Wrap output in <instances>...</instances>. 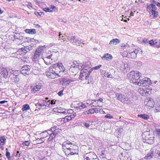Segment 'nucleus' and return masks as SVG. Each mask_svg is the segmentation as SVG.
I'll return each mask as SVG.
<instances>
[{"instance_id":"obj_61","label":"nucleus","mask_w":160,"mask_h":160,"mask_svg":"<svg viewBox=\"0 0 160 160\" xmlns=\"http://www.w3.org/2000/svg\"><path fill=\"white\" fill-rule=\"evenodd\" d=\"M101 66H102L101 65H98V66H96V67H95L93 68V69H96V70L98 69L100 67H101Z\"/></svg>"},{"instance_id":"obj_57","label":"nucleus","mask_w":160,"mask_h":160,"mask_svg":"<svg viewBox=\"0 0 160 160\" xmlns=\"http://www.w3.org/2000/svg\"><path fill=\"white\" fill-rule=\"evenodd\" d=\"M150 2L151 4H154L155 5H156L157 4V3H158V2L156 1H155L154 0H151Z\"/></svg>"},{"instance_id":"obj_24","label":"nucleus","mask_w":160,"mask_h":160,"mask_svg":"<svg viewBox=\"0 0 160 160\" xmlns=\"http://www.w3.org/2000/svg\"><path fill=\"white\" fill-rule=\"evenodd\" d=\"M153 157V154L152 153V152L150 151V152L148 153L145 157L144 158L146 159L150 160Z\"/></svg>"},{"instance_id":"obj_16","label":"nucleus","mask_w":160,"mask_h":160,"mask_svg":"<svg viewBox=\"0 0 160 160\" xmlns=\"http://www.w3.org/2000/svg\"><path fill=\"white\" fill-rule=\"evenodd\" d=\"M149 44L151 46H154L158 48H159L160 47V44L159 43L158 44V43L157 40H150L149 41Z\"/></svg>"},{"instance_id":"obj_30","label":"nucleus","mask_w":160,"mask_h":160,"mask_svg":"<svg viewBox=\"0 0 160 160\" xmlns=\"http://www.w3.org/2000/svg\"><path fill=\"white\" fill-rule=\"evenodd\" d=\"M70 120V118L68 116H67L65 118H63L61 120V122L62 123H65Z\"/></svg>"},{"instance_id":"obj_29","label":"nucleus","mask_w":160,"mask_h":160,"mask_svg":"<svg viewBox=\"0 0 160 160\" xmlns=\"http://www.w3.org/2000/svg\"><path fill=\"white\" fill-rule=\"evenodd\" d=\"M45 48V46H40L36 51L41 54V52L43 51L44 49Z\"/></svg>"},{"instance_id":"obj_37","label":"nucleus","mask_w":160,"mask_h":160,"mask_svg":"<svg viewBox=\"0 0 160 160\" xmlns=\"http://www.w3.org/2000/svg\"><path fill=\"white\" fill-rule=\"evenodd\" d=\"M152 15L154 17H157L158 16V12L155 11H151Z\"/></svg>"},{"instance_id":"obj_18","label":"nucleus","mask_w":160,"mask_h":160,"mask_svg":"<svg viewBox=\"0 0 160 160\" xmlns=\"http://www.w3.org/2000/svg\"><path fill=\"white\" fill-rule=\"evenodd\" d=\"M151 88L150 86V87H143V90L144 91V92L145 94V96L150 94L151 93Z\"/></svg>"},{"instance_id":"obj_42","label":"nucleus","mask_w":160,"mask_h":160,"mask_svg":"<svg viewBox=\"0 0 160 160\" xmlns=\"http://www.w3.org/2000/svg\"><path fill=\"white\" fill-rule=\"evenodd\" d=\"M52 56V54H51L47 57H44L42 58V59L44 61H49L50 60V59H51V57Z\"/></svg>"},{"instance_id":"obj_33","label":"nucleus","mask_w":160,"mask_h":160,"mask_svg":"<svg viewBox=\"0 0 160 160\" xmlns=\"http://www.w3.org/2000/svg\"><path fill=\"white\" fill-rule=\"evenodd\" d=\"M80 105V104L78 106L76 107L77 109L81 110L86 107V105L84 104L81 103V105Z\"/></svg>"},{"instance_id":"obj_60","label":"nucleus","mask_w":160,"mask_h":160,"mask_svg":"<svg viewBox=\"0 0 160 160\" xmlns=\"http://www.w3.org/2000/svg\"><path fill=\"white\" fill-rule=\"evenodd\" d=\"M44 62L46 64L48 65H50L52 62V61H51L50 60L44 61Z\"/></svg>"},{"instance_id":"obj_50","label":"nucleus","mask_w":160,"mask_h":160,"mask_svg":"<svg viewBox=\"0 0 160 160\" xmlns=\"http://www.w3.org/2000/svg\"><path fill=\"white\" fill-rule=\"evenodd\" d=\"M157 112H160V105L158 104L156 105L155 108Z\"/></svg>"},{"instance_id":"obj_10","label":"nucleus","mask_w":160,"mask_h":160,"mask_svg":"<svg viewBox=\"0 0 160 160\" xmlns=\"http://www.w3.org/2000/svg\"><path fill=\"white\" fill-rule=\"evenodd\" d=\"M41 102V103L38 102L35 104V106L37 108V110H39L40 109H45L48 108L46 106V105L42 101Z\"/></svg>"},{"instance_id":"obj_19","label":"nucleus","mask_w":160,"mask_h":160,"mask_svg":"<svg viewBox=\"0 0 160 160\" xmlns=\"http://www.w3.org/2000/svg\"><path fill=\"white\" fill-rule=\"evenodd\" d=\"M41 54L40 53L36 51L32 59L33 61L34 62L38 61Z\"/></svg>"},{"instance_id":"obj_47","label":"nucleus","mask_w":160,"mask_h":160,"mask_svg":"<svg viewBox=\"0 0 160 160\" xmlns=\"http://www.w3.org/2000/svg\"><path fill=\"white\" fill-rule=\"evenodd\" d=\"M30 144V142L28 141L24 142L22 144L23 146H28Z\"/></svg>"},{"instance_id":"obj_40","label":"nucleus","mask_w":160,"mask_h":160,"mask_svg":"<svg viewBox=\"0 0 160 160\" xmlns=\"http://www.w3.org/2000/svg\"><path fill=\"white\" fill-rule=\"evenodd\" d=\"M6 140L4 136L1 137L0 138V145H2V143H4Z\"/></svg>"},{"instance_id":"obj_48","label":"nucleus","mask_w":160,"mask_h":160,"mask_svg":"<svg viewBox=\"0 0 160 160\" xmlns=\"http://www.w3.org/2000/svg\"><path fill=\"white\" fill-rule=\"evenodd\" d=\"M67 81L66 85H68L71 83L72 82H73L74 81L72 80L71 79H69L68 78H67Z\"/></svg>"},{"instance_id":"obj_49","label":"nucleus","mask_w":160,"mask_h":160,"mask_svg":"<svg viewBox=\"0 0 160 160\" xmlns=\"http://www.w3.org/2000/svg\"><path fill=\"white\" fill-rule=\"evenodd\" d=\"M105 118H109L111 119L112 118H113V117L111 116L110 114H107L106 116L104 117Z\"/></svg>"},{"instance_id":"obj_7","label":"nucleus","mask_w":160,"mask_h":160,"mask_svg":"<svg viewBox=\"0 0 160 160\" xmlns=\"http://www.w3.org/2000/svg\"><path fill=\"white\" fill-rule=\"evenodd\" d=\"M31 67L28 65H24L21 68L20 70L21 73L23 75H28L30 72Z\"/></svg>"},{"instance_id":"obj_44","label":"nucleus","mask_w":160,"mask_h":160,"mask_svg":"<svg viewBox=\"0 0 160 160\" xmlns=\"http://www.w3.org/2000/svg\"><path fill=\"white\" fill-rule=\"evenodd\" d=\"M34 13L35 15H37V16H42V15H44V13L42 12H35Z\"/></svg>"},{"instance_id":"obj_55","label":"nucleus","mask_w":160,"mask_h":160,"mask_svg":"<svg viewBox=\"0 0 160 160\" xmlns=\"http://www.w3.org/2000/svg\"><path fill=\"white\" fill-rule=\"evenodd\" d=\"M27 7L30 9H32V5L30 2H28L27 5Z\"/></svg>"},{"instance_id":"obj_13","label":"nucleus","mask_w":160,"mask_h":160,"mask_svg":"<svg viewBox=\"0 0 160 160\" xmlns=\"http://www.w3.org/2000/svg\"><path fill=\"white\" fill-rule=\"evenodd\" d=\"M86 155H88L90 160H98L97 157L94 152H90L89 153H86Z\"/></svg>"},{"instance_id":"obj_15","label":"nucleus","mask_w":160,"mask_h":160,"mask_svg":"<svg viewBox=\"0 0 160 160\" xmlns=\"http://www.w3.org/2000/svg\"><path fill=\"white\" fill-rule=\"evenodd\" d=\"M28 52V50H26L25 48H24V47H23L22 48H19L16 52V53L17 54H19L22 55H23Z\"/></svg>"},{"instance_id":"obj_11","label":"nucleus","mask_w":160,"mask_h":160,"mask_svg":"<svg viewBox=\"0 0 160 160\" xmlns=\"http://www.w3.org/2000/svg\"><path fill=\"white\" fill-rule=\"evenodd\" d=\"M44 133H45L47 134H48L46 133V132H42V133L39 134L40 135L41 137H42V138H37L35 141L36 142V144H41L42 142H44V141L43 140V139L47 137V136H44L43 134Z\"/></svg>"},{"instance_id":"obj_17","label":"nucleus","mask_w":160,"mask_h":160,"mask_svg":"<svg viewBox=\"0 0 160 160\" xmlns=\"http://www.w3.org/2000/svg\"><path fill=\"white\" fill-rule=\"evenodd\" d=\"M68 37V39L72 43L73 45L76 44L75 40H76L77 38L75 36H73L71 35H69Z\"/></svg>"},{"instance_id":"obj_45","label":"nucleus","mask_w":160,"mask_h":160,"mask_svg":"<svg viewBox=\"0 0 160 160\" xmlns=\"http://www.w3.org/2000/svg\"><path fill=\"white\" fill-rule=\"evenodd\" d=\"M93 110H94V113H98L100 112L101 109L99 108H93Z\"/></svg>"},{"instance_id":"obj_2","label":"nucleus","mask_w":160,"mask_h":160,"mask_svg":"<svg viewBox=\"0 0 160 160\" xmlns=\"http://www.w3.org/2000/svg\"><path fill=\"white\" fill-rule=\"evenodd\" d=\"M154 136L152 131L144 132L142 134L143 142L150 144L153 143Z\"/></svg>"},{"instance_id":"obj_43","label":"nucleus","mask_w":160,"mask_h":160,"mask_svg":"<svg viewBox=\"0 0 160 160\" xmlns=\"http://www.w3.org/2000/svg\"><path fill=\"white\" fill-rule=\"evenodd\" d=\"M75 42L76 44H74V45H75L77 46H79L82 43L81 41L78 39L77 38L76 40H75Z\"/></svg>"},{"instance_id":"obj_25","label":"nucleus","mask_w":160,"mask_h":160,"mask_svg":"<svg viewBox=\"0 0 160 160\" xmlns=\"http://www.w3.org/2000/svg\"><path fill=\"white\" fill-rule=\"evenodd\" d=\"M67 78L64 77L61 79L60 82V84L62 86H65L66 85V82L67 80Z\"/></svg>"},{"instance_id":"obj_36","label":"nucleus","mask_w":160,"mask_h":160,"mask_svg":"<svg viewBox=\"0 0 160 160\" xmlns=\"http://www.w3.org/2000/svg\"><path fill=\"white\" fill-rule=\"evenodd\" d=\"M6 155L8 160H10V154L8 152V149L7 148H6Z\"/></svg>"},{"instance_id":"obj_6","label":"nucleus","mask_w":160,"mask_h":160,"mask_svg":"<svg viewBox=\"0 0 160 160\" xmlns=\"http://www.w3.org/2000/svg\"><path fill=\"white\" fill-rule=\"evenodd\" d=\"M146 107L148 108H152L154 107L155 104L153 99L151 98H147L144 102Z\"/></svg>"},{"instance_id":"obj_21","label":"nucleus","mask_w":160,"mask_h":160,"mask_svg":"<svg viewBox=\"0 0 160 160\" xmlns=\"http://www.w3.org/2000/svg\"><path fill=\"white\" fill-rule=\"evenodd\" d=\"M120 42L119 40L117 38L111 40L109 42L110 45H116Z\"/></svg>"},{"instance_id":"obj_56","label":"nucleus","mask_w":160,"mask_h":160,"mask_svg":"<svg viewBox=\"0 0 160 160\" xmlns=\"http://www.w3.org/2000/svg\"><path fill=\"white\" fill-rule=\"evenodd\" d=\"M84 160H90L89 157L88 156V155H86V153L84 155Z\"/></svg>"},{"instance_id":"obj_32","label":"nucleus","mask_w":160,"mask_h":160,"mask_svg":"<svg viewBox=\"0 0 160 160\" xmlns=\"http://www.w3.org/2000/svg\"><path fill=\"white\" fill-rule=\"evenodd\" d=\"M29 105L28 104H25L23 106L22 110L23 111H24L29 110Z\"/></svg>"},{"instance_id":"obj_1","label":"nucleus","mask_w":160,"mask_h":160,"mask_svg":"<svg viewBox=\"0 0 160 160\" xmlns=\"http://www.w3.org/2000/svg\"><path fill=\"white\" fill-rule=\"evenodd\" d=\"M141 75V73L137 71H132L128 74V76L130 79H132V82L135 85L141 87H150L149 85L151 84L150 79L147 78H144L142 80L140 79Z\"/></svg>"},{"instance_id":"obj_39","label":"nucleus","mask_w":160,"mask_h":160,"mask_svg":"<svg viewBox=\"0 0 160 160\" xmlns=\"http://www.w3.org/2000/svg\"><path fill=\"white\" fill-rule=\"evenodd\" d=\"M128 155L127 154L126 156H122V160H131L130 158L128 157Z\"/></svg>"},{"instance_id":"obj_8","label":"nucleus","mask_w":160,"mask_h":160,"mask_svg":"<svg viewBox=\"0 0 160 160\" xmlns=\"http://www.w3.org/2000/svg\"><path fill=\"white\" fill-rule=\"evenodd\" d=\"M59 65L58 67H56V68H53V70H54V71L55 72V73L57 75V77H58L59 76H60L58 74L59 73H60L61 72H62L64 71V68L62 64L60 63L59 64Z\"/></svg>"},{"instance_id":"obj_54","label":"nucleus","mask_w":160,"mask_h":160,"mask_svg":"<svg viewBox=\"0 0 160 160\" xmlns=\"http://www.w3.org/2000/svg\"><path fill=\"white\" fill-rule=\"evenodd\" d=\"M142 42L144 44H148L149 43L148 40V39H142Z\"/></svg>"},{"instance_id":"obj_23","label":"nucleus","mask_w":160,"mask_h":160,"mask_svg":"<svg viewBox=\"0 0 160 160\" xmlns=\"http://www.w3.org/2000/svg\"><path fill=\"white\" fill-rule=\"evenodd\" d=\"M25 32L27 33L34 34L36 33V30L35 29H27L25 30Z\"/></svg>"},{"instance_id":"obj_59","label":"nucleus","mask_w":160,"mask_h":160,"mask_svg":"<svg viewBox=\"0 0 160 160\" xmlns=\"http://www.w3.org/2000/svg\"><path fill=\"white\" fill-rule=\"evenodd\" d=\"M53 110H54V112H57L58 113L60 112H59V111L61 110V109H58V108H53Z\"/></svg>"},{"instance_id":"obj_27","label":"nucleus","mask_w":160,"mask_h":160,"mask_svg":"<svg viewBox=\"0 0 160 160\" xmlns=\"http://www.w3.org/2000/svg\"><path fill=\"white\" fill-rule=\"evenodd\" d=\"M69 150L70 151V153L68 154V155H74L75 154H77L78 153V152L77 153V152H75V150L73 149L72 147L71 148H70Z\"/></svg>"},{"instance_id":"obj_22","label":"nucleus","mask_w":160,"mask_h":160,"mask_svg":"<svg viewBox=\"0 0 160 160\" xmlns=\"http://www.w3.org/2000/svg\"><path fill=\"white\" fill-rule=\"evenodd\" d=\"M156 149L155 153L156 154L158 155V158L160 159V144H158L156 146Z\"/></svg>"},{"instance_id":"obj_28","label":"nucleus","mask_w":160,"mask_h":160,"mask_svg":"<svg viewBox=\"0 0 160 160\" xmlns=\"http://www.w3.org/2000/svg\"><path fill=\"white\" fill-rule=\"evenodd\" d=\"M42 101L46 105V106L48 108L52 107V105L50 104V100H48L47 101L42 100Z\"/></svg>"},{"instance_id":"obj_62","label":"nucleus","mask_w":160,"mask_h":160,"mask_svg":"<svg viewBox=\"0 0 160 160\" xmlns=\"http://www.w3.org/2000/svg\"><path fill=\"white\" fill-rule=\"evenodd\" d=\"M49 137H50V138L53 139L56 137V136H55L54 134H53V133L52 132V133L50 134Z\"/></svg>"},{"instance_id":"obj_51","label":"nucleus","mask_w":160,"mask_h":160,"mask_svg":"<svg viewBox=\"0 0 160 160\" xmlns=\"http://www.w3.org/2000/svg\"><path fill=\"white\" fill-rule=\"evenodd\" d=\"M52 9H52V10H51L50 9H49L48 8H44L43 9V10L46 12H52Z\"/></svg>"},{"instance_id":"obj_52","label":"nucleus","mask_w":160,"mask_h":160,"mask_svg":"<svg viewBox=\"0 0 160 160\" xmlns=\"http://www.w3.org/2000/svg\"><path fill=\"white\" fill-rule=\"evenodd\" d=\"M59 63H56L55 64H54L50 67L49 68H56V67H58L59 65Z\"/></svg>"},{"instance_id":"obj_12","label":"nucleus","mask_w":160,"mask_h":160,"mask_svg":"<svg viewBox=\"0 0 160 160\" xmlns=\"http://www.w3.org/2000/svg\"><path fill=\"white\" fill-rule=\"evenodd\" d=\"M0 71L1 77L6 78L8 75V73L7 69L5 68H1Z\"/></svg>"},{"instance_id":"obj_63","label":"nucleus","mask_w":160,"mask_h":160,"mask_svg":"<svg viewBox=\"0 0 160 160\" xmlns=\"http://www.w3.org/2000/svg\"><path fill=\"white\" fill-rule=\"evenodd\" d=\"M77 69L79 68H82V66H83V65L82 63H80V62L79 63V64H78V65H77Z\"/></svg>"},{"instance_id":"obj_9","label":"nucleus","mask_w":160,"mask_h":160,"mask_svg":"<svg viewBox=\"0 0 160 160\" xmlns=\"http://www.w3.org/2000/svg\"><path fill=\"white\" fill-rule=\"evenodd\" d=\"M29 42H32V43L30 45H28L27 46L28 47V51L31 50L32 49V47H33L34 45H35L37 43L38 41L37 40L35 39L34 38H30L28 40Z\"/></svg>"},{"instance_id":"obj_53","label":"nucleus","mask_w":160,"mask_h":160,"mask_svg":"<svg viewBox=\"0 0 160 160\" xmlns=\"http://www.w3.org/2000/svg\"><path fill=\"white\" fill-rule=\"evenodd\" d=\"M123 129L122 128H119V129L117 130V131L118 132V134L119 135H120L121 134L122 132Z\"/></svg>"},{"instance_id":"obj_46","label":"nucleus","mask_w":160,"mask_h":160,"mask_svg":"<svg viewBox=\"0 0 160 160\" xmlns=\"http://www.w3.org/2000/svg\"><path fill=\"white\" fill-rule=\"evenodd\" d=\"M151 11H156L157 8L155 5L153 4H151Z\"/></svg>"},{"instance_id":"obj_41","label":"nucleus","mask_w":160,"mask_h":160,"mask_svg":"<svg viewBox=\"0 0 160 160\" xmlns=\"http://www.w3.org/2000/svg\"><path fill=\"white\" fill-rule=\"evenodd\" d=\"M104 76L105 77H107L109 78H113L112 75L111 74H109V72L107 71H106L104 73Z\"/></svg>"},{"instance_id":"obj_4","label":"nucleus","mask_w":160,"mask_h":160,"mask_svg":"<svg viewBox=\"0 0 160 160\" xmlns=\"http://www.w3.org/2000/svg\"><path fill=\"white\" fill-rule=\"evenodd\" d=\"M43 87L41 83H36L31 86V92L32 93H35L42 89Z\"/></svg>"},{"instance_id":"obj_34","label":"nucleus","mask_w":160,"mask_h":160,"mask_svg":"<svg viewBox=\"0 0 160 160\" xmlns=\"http://www.w3.org/2000/svg\"><path fill=\"white\" fill-rule=\"evenodd\" d=\"M88 69H86L82 68L81 70V72H82V75L83 76H85L86 74H87L88 71Z\"/></svg>"},{"instance_id":"obj_35","label":"nucleus","mask_w":160,"mask_h":160,"mask_svg":"<svg viewBox=\"0 0 160 160\" xmlns=\"http://www.w3.org/2000/svg\"><path fill=\"white\" fill-rule=\"evenodd\" d=\"M144 91L143 90V87L142 88L141 87L139 89H138V91L141 95L145 96V94L144 93Z\"/></svg>"},{"instance_id":"obj_3","label":"nucleus","mask_w":160,"mask_h":160,"mask_svg":"<svg viewBox=\"0 0 160 160\" xmlns=\"http://www.w3.org/2000/svg\"><path fill=\"white\" fill-rule=\"evenodd\" d=\"M116 96L118 97V99L122 103L127 104L130 103V101H128V98L127 96L124 95L122 94L118 93L116 94Z\"/></svg>"},{"instance_id":"obj_26","label":"nucleus","mask_w":160,"mask_h":160,"mask_svg":"<svg viewBox=\"0 0 160 160\" xmlns=\"http://www.w3.org/2000/svg\"><path fill=\"white\" fill-rule=\"evenodd\" d=\"M138 117H140L145 120H148L149 118L148 115L145 114H138Z\"/></svg>"},{"instance_id":"obj_31","label":"nucleus","mask_w":160,"mask_h":160,"mask_svg":"<svg viewBox=\"0 0 160 160\" xmlns=\"http://www.w3.org/2000/svg\"><path fill=\"white\" fill-rule=\"evenodd\" d=\"M67 143H66L65 142H64L63 143V145L64 146H65V148H66V151H65V152H68V151L69 150L70 148H72V146H69V145H68L67 144Z\"/></svg>"},{"instance_id":"obj_64","label":"nucleus","mask_w":160,"mask_h":160,"mask_svg":"<svg viewBox=\"0 0 160 160\" xmlns=\"http://www.w3.org/2000/svg\"><path fill=\"white\" fill-rule=\"evenodd\" d=\"M156 130L157 132V134L158 135V136L160 137V129H156Z\"/></svg>"},{"instance_id":"obj_14","label":"nucleus","mask_w":160,"mask_h":160,"mask_svg":"<svg viewBox=\"0 0 160 160\" xmlns=\"http://www.w3.org/2000/svg\"><path fill=\"white\" fill-rule=\"evenodd\" d=\"M137 54L135 51H129L128 53L127 57L129 58H134L136 57Z\"/></svg>"},{"instance_id":"obj_38","label":"nucleus","mask_w":160,"mask_h":160,"mask_svg":"<svg viewBox=\"0 0 160 160\" xmlns=\"http://www.w3.org/2000/svg\"><path fill=\"white\" fill-rule=\"evenodd\" d=\"M76 65L75 64H74V63H73V64L72 65L71 67L70 68L69 70L71 71L73 70H76L77 71V67H76Z\"/></svg>"},{"instance_id":"obj_20","label":"nucleus","mask_w":160,"mask_h":160,"mask_svg":"<svg viewBox=\"0 0 160 160\" xmlns=\"http://www.w3.org/2000/svg\"><path fill=\"white\" fill-rule=\"evenodd\" d=\"M112 56L111 54H105L102 57V59L103 60H107L108 61L112 59Z\"/></svg>"},{"instance_id":"obj_5","label":"nucleus","mask_w":160,"mask_h":160,"mask_svg":"<svg viewBox=\"0 0 160 160\" xmlns=\"http://www.w3.org/2000/svg\"><path fill=\"white\" fill-rule=\"evenodd\" d=\"M46 73V76L50 78L53 79L58 77L54 70L51 68H49Z\"/></svg>"},{"instance_id":"obj_58","label":"nucleus","mask_w":160,"mask_h":160,"mask_svg":"<svg viewBox=\"0 0 160 160\" xmlns=\"http://www.w3.org/2000/svg\"><path fill=\"white\" fill-rule=\"evenodd\" d=\"M63 90H61L58 93V95L60 96H61L63 95Z\"/></svg>"}]
</instances>
